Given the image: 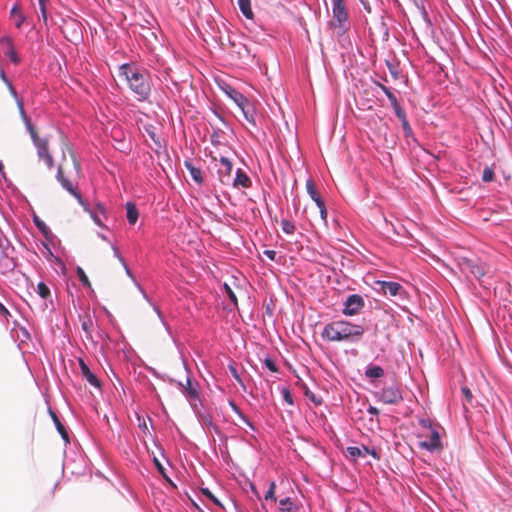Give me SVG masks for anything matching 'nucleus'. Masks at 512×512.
Instances as JSON below:
<instances>
[{
    "label": "nucleus",
    "mask_w": 512,
    "mask_h": 512,
    "mask_svg": "<svg viewBox=\"0 0 512 512\" xmlns=\"http://www.w3.org/2000/svg\"><path fill=\"white\" fill-rule=\"evenodd\" d=\"M77 275L79 278V281L86 287H91V283L85 274L84 270L81 267L77 268Z\"/></svg>",
    "instance_id": "7c9ffc66"
},
{
    "label": "nucleus",
    "mask_w": 512,
    "mask_h": 512,
    "mask_svg": "<svg viewBox=\"0 0 512 512\" xmlns=\"http://www.w3.org/2000/svg\"><path fill=\"white\" fill-rule=\"evenodd\" d=\"M36 224L37 226L43 231V232H46V229L47 227L45 226V224L39 222V221H36Z\"/></svg>",
    "instance_id": "13d9d810"
},
{
    "label": "nucleus",
    "mask_w": 512,
    "mask_h": 512,
    "mask_svg": "<svg viewBox=\"0 0 512 512\" xmlns=\"http://www.w3.org/2000/svg\"><path fill=\"white\" fill-rule=\"evenodd\" d=\"M281 392L284 401L289 405H293V397L290 390L288 388H283Z\"/></svg>",
    "instance_id": "c9c22d12"
},
{
    "label": "nucleus",
    "mask_w": 512,
    "mask_h": 512,
    "mask_svg": "<svg viewBox=\"0 0 512 512\" xmlns=\"http://www.w3.org/2000/svg\"><path fill=\"white\" fill-rule=\"evenodd\" d=\"M229 370H230V372H231V374H232L233 378H234V379H235L239 384H241V385L243 386L242 379H241L240 375L238 374L237 369H236L234 366L230 365V366H229Z\"/></svg>",
    "instance_id": "37998d69"
},
{
    "label": "nucleus",
    "mask_w": 512,
    "mask_h": 512,
    "mask_svg": "<svg viewBox=\"0 0 512 512\" xmlns=\"http://www.w3.org/2000/svg\"><path fill=\"white\" fill-rule=\"evenodd\" d=\"M401 124H402V128L404 130V133H405V136L406 137H409L412 135V128L408 122V119L406 118L405 120H402L401 121Z\"/></svg>",
    "instance_id": "58836bf2"
},
{
    "label": "nucleus",
    "mask_w": 512,
    "mask_h": 512,
    "mask_svg": "<svg viewBox=\"0 0 512 512\" xmlns=\"http://www.w3.org/2000/svg\"><path fill=\"white\" fill-rule=\"evenodd\" d=\"M126 212H127V220L129 222V224L131 225H134L137 220H138V217H139V213H138V210L135 206L134 203L132 202H127L126 203Z\"/></svg>",
    "instance_id": "6ab92c4d"
},
{
    "label": "nucleus",
    "mask_w": 512,
    "mask_h": 512,
    "mask_svg": "<svg viewBox=\"0 0 512 512\" xmlns=\"http://www.w3.org/2000/svg\"><path fill=\"white\" fill-rule=\"evenodd\" d=\"M0 42L6 48V50H8L10 47H14L10 37H3Z\"/></svg>",
    "instance_id": "c03bdc74"
},
{
    "label": "nucleus",
    "mask_w": 512,
    "mask_h": 512,
    "mask_svg": "<svg viewBox=\"0 0 512 512\" xmlns=\"http://www.w3.org/2000/svg\"><path fill=\"white\" fill-rule=\"evenodd\" d=\"M0 314H9L8 310L5 308V306L0 302Z\"/></svg>",
    "instance_id": "6e6d98bb"
},
{
    "label": "nucleus",
    "mask_w": 512,
    "mask_h": 512,
    "mask_svg": "<svg viewBox=\"0 0 512 512\" xmlns=\"http://www.w3.org/2000/svg\"><path fill=\"white\" fill-rule=\"evenodd\" d=\"M155 464H156L159 472L164 474V468H163V466L160 464V462L157 459H155Z\"/></svg>",
    "instance_id": "5fc2aeb1"
},
{
    "label": "nucleus",
    "mask_w": 512,
    "mask_h": 512,
    "mask_svg": "<svg viewBox=\"0 0 512 512\" xmlns=\"http://www.w3.org/2000/svg\"><path fill=\"white\" fill-rule=\"evenodd\" d=\"M306 190H307V193L309 194V196L312 198V200L315 203L322 201L320 195L318 194V192L316 190L315 184L312 179H308L306 181Z\"/></svg>",
    "instance_id": "412c9836"
},
{
    "label": "nucleus",
    "mask_w": 512,
    "mask_h": 512,
    "mask_svg": "<svg viewBox=\"0 0 512 512\" xmlns=\"http://www.w3.org/2000/svg\"><path fill=\"white\" fill-rule=\"evenodd\" d=\"M386 96L388 97L392 107L397 106V104H399L395 94L392 91H390Z\"/></svg>",
    "instance_id": "49530a36"
},
{
    "label": "nucleus",
    "mask_w": 512,
    "mask_h": 512,
    "mask_svg": "<svg viewBox=\"0 0 512 512\" xmlns=\"http://www.w3.org/2000/svg\"><path fill=\"white\" fill-rule=\"evenodd\" d=\"M368 412L370 414L377 415L379 413V410L376 407L370 406L369 409H368Z\"/></svg>",
    "instance_id": "864d4df0"
},
{
    "label": "nucleus",
    "mask_w": 512,
    "mask_h": 512,
    "mask_svg": "<svg viewBox=\"0 0 512 512\" xmlns=\"http://www.w3.org/2000/svg\"><path fill=\"white\" fill-rule=\"evenodd\" d=\"M0 76L1 78L3 79V81L8 85L9 87V90L10 92L13 94V95H16V91L15 89L13 88V86L8 82L6 76H5V73L3 71H0Z\"/></svg>",
    "instance_id": "a18cd8bd"
},
{
    "label": "nucleus",
    "mask_w": 512,
    "mask_h": 512,
    "mask_svg": "<svg viewBox=\"0 0 512 512\" xmlns=\"http://www.w3.org/2000/svg\"><path fill=\"white\" fill-rule=\"evenodd\" d=\"M233 165L232 163H226L218 168V174L221 183L229 184L231 181V173H232Z\"/></svg>",
    "instance_id": "2eb2a0df"
},
{
    "label": "nucleus",
    "mask_w": 512,
    "mask_h": 512,
    "mask_svg": "<svg viewBox=\"0 0 512 512\" xmlns=\"http://www.w3.org/2000/svg\"><path fill=\"white\" fill-rule=\"evenodd\" d=\"M264 364L265 366L271 371V372H277L278 369H277V366L275 364V362L270 359V358H266L265 361H264Z\"/></svg>",
    "instance_id": "a19ab883"
},
{
    "label": "nucleus",
    "mask_w": 512,
    "mask_h": 512,
    "mask_svg": "<svg viewBox=\"0 0 512 512\" xmlns=\"http://www.w3.org/2000/svg\"><path fill=\"white\" fill-rule=\"evenodd\" d=\"M275 489H276V484L274 481H271L269 483V488L268 490L266 491L265 493V500H272V501H276V497H275Z\"/></svg>",
    "instance_id": "bb28decb"
},
{
    "label": "nucleus",
    "mask_w": 512,
    "mask_h": 512,
    "mask_svg": "<svg viewBox=\"0 0 512 512\" xmlns=\"http://www.w3.org/2000/svg\"><path fill=\"white\" fill-rule=\"evenodd\" d=\"M67 150L70 158L67 159L66 155H63V160L58 166L56 178L68 193L75 197L82 206H85L82 195L78 190V180L81 178V166L74 152L68 147Z\"/></svg>",
    "instance_id": "f257e3e1"
},
{
    "label": "nucleus",
    "mask_w": 512,
    "mask_h": 512,
    "mask_svg": "<svg viewBox=\"0 0 512 512\" xmlns=\"http://www.w3.org/2000/svg\"><path fill=\"white\" fill-rule=\"evenodd\" d=\"M247 423V425L251 426V423L247 420V419H244Z\"/></svg>",
    "instance_id": "bf43d9fd"
},
{
    "label": "nucleus",
    "mask_w": 512,
    "mask_h": 512,
    "mask_svg": "<svg viewBox=\"0 0 512 512\" xmlns=\"http://www.w3.org/2000/svg\"><path fill=\"white\" fill-rule=\"evenodd\" d=\"M306 395H307V396L310 398V400H311L312 402H314L315 404H320V403H321V401H320V400H316V398H315V396H314L313 394H312V395H309V393H308V392H306Z\"/></svg>",
    "instance_id": "603ef678"
},
{
    "label": "nucleus",
    "mask_w": 512,
    "mask_h": 512,
    "mask_svg": "<svg viewBox=\"0 0 512 512\" xmlns=\"http://www.w3.org/2000/svg\"><path fill=\"white\" fill-rule=\"evenodd\" d=\"M224 288H225V291H226L229 299L231 300V302L234 305H237V297H236L235 293L233 292V290L227 284L224 285Z\"/></svg>",
    "instance_id": "ea45409f"
},
{
    "label": "nucleus",
    "mask_w": 512,
    "mask_h": 512,
    "mask_svg": "<svg viewBox=\"0 0 512 512\" xmlns=\"http://www.w3.org/2000/svg\"><path fill=\"white\" fill-rule=\"evenodd\" d=\"M368 452H369V448L366 447V446H362V447L350 446V447H347L348 456L351 459H353V460H355L358 457L366 456Z\"/></svg>",
    "instance_id": "a211bd4d"
},
{
    "label": "nucleus",
    "mask_w": 512,
    "mask_h": 512,
    "mask_svg": "<svg viewBox=\"0 0 512 512\" xmlns=\"http://www.w3.org/2000/svg\"><path fill=\"white\" fill-rule=\"evenodd\" d=\"M233 99L237 103V105L241 107L242 110H244V107L248 103V100L238 92H235V96L233 97Z\"/></svg>",
    "instance_id": "2f4dec72"
},
{
    "label": "nucleus",
    "mask_w": 512,
    "mask_h": 512,
    "mask_svg": "<svg viewBox=\"0 0 512 512\" xmlns=\"http://www.w3.org/2000/svg\"><path fill=\"white\" fill-rule=\"evenodd\" d=\"M119 76L124 77L129 88L140 101L147 100L151 92L149 74L136 66L123 64L119 68Z\"/></svg>",
    "instance_id": "f03ea898"
},
{
    "label": "nucleus",
    "mask_w": 512,
    "mask_h": 512,
    "mask_svg": "<svg viewBox=\"0 0 512 512\" xmlns=\"http://www.w3.org/2000/svg\"><path fill=\"white\" fill-rule=\"evenodd\" d=\"M316 205L318 206L319 208V212H320V217L321 219L326 222V219H327V209H326V206H325V203L324 201H320V202H317Z\"/></svg>",
    "instance_id": "f704fd0d"
},
{
    "label": "nucleus",
    "mask_w": 512,
    "mask_h": 512,
    "mask_svg": "<svg viewBox=\"0 0 512 512\" xmlns=\"http://www.w3.org/2000/svg\"><path fill=\"white\" fill-rule=\"evenodd\" d=\"M378 283L380 285L381 291L385 295H389V296H396L403 289L402 286L397 282L382 281V282H378Z\"/></svg>",
    "instance_id": "ddd939ff"
},
{
    "label": "nucleus",
    "mask_w": 512,
    "mask_h": 512,
    "mask_svg": "<svg viewBox=\"0 0 512 512\" xmlns=\"http://www.w3.org/2000/svg\"><path fill=\"white\" fill-rule=\"evenodd\" d=\"M420 447L429 451L440 450L442 448V444L438 431L430 428L429 435H427L425 440L420 442Z\"/></svg>",
    "instance_id": "1a4fd4ad"
},
{
    "label": "nucleus",
    "mask_w": 512,
    "mask_h": 512,
    "mask_svg": "<svg viewBox=\"0 0 512 512\" xmlns=\"http://www.w3.org/2000/svg\"><path fill=\"white\" fill-rule=\"evenodd\" d=\"M364 331L361 325L347 321H333L325 325L322 337L330 342L354 341L360 339Z\"/></svg>",
    "instance_id": "7ed1b4c3"
},
{
    "label": "nucleus",
    "mask_w": 512,
    "mask_h": 512,
    "mask_svg": "<svg viewBox=\"0 0 512 512\" xmlns=\"http://www.w3.org/2000/svg\"><path fill=\"white\" fill-rule=\"evenodd\" d=\"M201 512H204V511L201 510Z\"/></svg>",
    "instance_id": "680f3d73"
},
{
    "label": "nucleus",
    "mask_w": 512,
    "mask_h": 512,
    "mask_svg": "<svg viewBox=\"0 0 512 512\" xmlns=\"http://www.w3.org/2000/svg\"><path fill=\"white\" fill-rule=\"evenodd\" d=\"M365 376L367 378H381L384 376V370L382 367L380 366H371V367H368L367 370L365 371Z\"/></svg>",
    "instance_id": "5701e85b"
},
{
    "label": "nucleus",
    "mask_w": 512,
    "mask_h": 512,
    "mask_svg": "<svg viewBox=\"0 0 512 512\" xmlns=\"http://www.w3.org/2000/svg\"><path fill=\"white\" fill-rule=\"evenodd\" d=\"M79 366L82 376L87 380V382L90 383L92 386L99 388L100 381L98 380L96 375L91 372L88 365L82 359H79Z\"/></svg>",
    "instance_id": "f8f14e48"
},
{
    "label": "nucleus",
    "mask_w": 512,
    "mask_h": 512,
    "mask_svg": "<svg viewBox=\"0 0 512 512\" xmlns=\"http://www.w3.org/2000/svg\"><path fill=\"white\" fill-rule=\"evenodd\" d=\"M112 249H113V251H114V255H115V256L119 259V261L123 264V266H124V268H125V270H126L127 274H128V275H130V270H129V268L127 267V265H126V263H125L124 259H123V258L121 257V255L119 254L118 249H117L116 247H114V246H112Z\"/></svg>",
    "instance_id": "79ce46f5"
},
{
    "label": "nucleus",
    "mask_w": 512,
    "mask_h": 512,
    "mask_svg": "<svg viewBox=\"0 0 512 512\" xmlns=\"http://www.w3.org/2000/svg\"><path fill=\"white\" fill-rule=\"evenodd\" d=\"M139 427H140L143 431L147 430V424H146L145 419H143V420H142V422H139Z\"/></svg>",
    "instance_id": "4d7b16f0"
},
{
    "label": "nucleus",
    "mask_w": 512,
    "mask_h": 512,
    "mask_svg": "<svg viewBox=\"0 0 512 512\" xmlns=\"http://www.w3.org/2000/svg\"><path fill=\"white\" fill-rule=\"evenodd\" d=\"M459 267L463 273L474 276L481 285H490V283H486V281L483 279L490 273V269L485 263H482L479 260L462 258L459 261Z\"/></svg>",
    "instance_id": "39448f33"
},
{
    "label": "nucleus",
    "mask_w": 512,
    "mask_h": 512,
    "mask_svg": "<svg viewBox=\"0 0 512 512\" xmlns=\"http://www.w3.org/2000/svg\"><path fill=\"white\" fill-rule=\"evenodd\" d=\"M179 386L188 399L197 400L199 398L197 385H194L189 377L186 378L185 383L179 382Z\"/></svg>",
    "instance_id": "9b49d317"
},
{
    "label": "nucleus",
    "mask_w": 512,
    "mask_h": 512,
    "mask_svg": "<svg viewBox=\"0 0 512 512\" xmlns=\"http://www.w3.org/2000/svg\"><path fill=\"white\" fill-rule=\"evenodd\" d=\"M238 6L247 19H253L254 13L251 8V0H238Z\"/></svg>",
    "instance_id": "aec40b11"
},
{
    "label": "nucleus",
    "mask_w": 512,
    "mask_h": 512,
    "mask_svg": "<svg viewBox=\"0 0 512 512\" xmlns=\"http://www.w3.org/2000/svg\"><path fill=\"white\" fill-rule=\"evenodd\" d=\"M378 398L384 404L395 405L403 400L401 390L396 385L384 387L381 392L378 393Z\"/></svg>",
    "instance_id": "423d86ee"
},
{
    "label": "nucleus",
    "mask_w": 512,
    "mask_h": 512,
    "mask_svg": "<svg viewBox=\"0 0 512 512\" xmlns=\"http://www.w3.org/2000/svg\"><path fill=\"white\" fill-rule=\"evenodd\" d=\"M378 87L387 95L391 90L381 83H377Z\"/></svg>",
    "instance_id": "3c124183"
},
{
    "label": "nucleus",
    "mask_w": 512,
    "mask_h": 512,
    "mask_svg": "<svg viewBox=\"0 0 512 512\" xmlns=\"http://www.w3.org/2000/svg\"><path fill=\"white\" fill-rule=\"evenodd\" d=\"M37 293L43 298V299H46L50 296V289L49 287L43 283V282H40L38 283L37 285Z\"/></svg>",
    "instance_id": "393cba45"
},
{
    "label": "nucleus",
    "mask_w": 512,
    "mask_h": 512,
    "mask_svg": "<svg viewBox=\"0 0 512 512\" xmlns=\"http://www.w3.org/2000/svg\"><path fill=\"white\" fill-rule=\"evenodd\" d=\"M281 512H298V507L291 501L289 497L279 501Z\"/></svg>",
    "instance_id": "4be33fe9"
},
{
    "label": "nucleus",
    "mask_w": 512,
    "mask_h": 512,
    "mask_svg": "<svg viewBox=\"0 0 512 512\" xmlns=\"http://www.w3.org/2000/svg\"><path fill=\"white\" fill-rule=\"evenodd\" d=\"M393 109H394V112L397 116V118L402 121V120H405L407 117H406V113L405 111L401 108L400 104H397V106H393Z\"/></svg>",
    "instance_id": "e433bc0d"
},
{
    "label": "nucleus",
    "mask_w": 512,
    "mask_h": 512,
    "mask_svg": "<svg viewBox=\"0 0 512 512\" xmlns=\"http://www.w3.org/2000/svg\"><path fill=\"white\" fill-rule=\"evenodd\" d=\"M364 306V300L360 295L353 294L348 296L344 303L343 314L348 316L356 315Z\"/></svg>",
    "instance_id": "6e6552de"
},
{
    "label": "nucleus",
    "mask_w": 512,
    "mask_h": 512,
    "mask_svg": "<svg viewBox=\"0 0 512 512\" xmlns=\"http://www.w3.org/2000/svg\"><path fill=\"white\" fill-rule=\"evenodd\" d=\"M367 454H370L376 460L380 459V455H379V453L375 449H372V450L369 449V452Z\"/></svg>",
    "instance_id": "8fccbe9b"
},
{
    "label": "nucleus",
    "mask_w": 512,
    "mask_h": 512,
    "mask_svg": "<svg viewBox=\"0 0 512 512\" xmlns=\"http://www.w3.org/2000/svg\"><path fill=\"white\" fill-rule=\"evenodd\" d=\"M38 1H39V7H40V11H41V15H42L43 21L46 23L47 22L46 3H47L48 0H38Z\"/></svg>",
    "instance_id": "4c0bfd02"
},
{
    "label": "nucleus",
    "mask_w": 512,
    "mask_h": 512,
    "mask_svg": "<svg viewBox=\"0 0 512 512\" xmlns=\"http://www.w3.org/2000/svg\"><path fill=\"white\" fill-rule=\"evenodd\" d=\"M93 326L92 319L87 316L82 320V329L85 331L87 337H91V328Z\"/></svg>",
    "instance_id": "c85d7f7f"
},
{
    "label": "nucleus",
    "mask_w": 512,
    "mask_h": 512,
    "mask_svg": "<svg viewBox=\"0 0 512 512\" xmlns=\"http://www.w3.org/2000/svg\"><path fill=\"white\" fill-rule=\"evenodd\" d=\"M333 18L331 25L333 27H341L348 19V13L344 4V0H332Z\"/></svg>",
    "instance_id": "0eeeda50"
},
{
    "label": "nucleus",
    "mask_w": 512,
    "mask_h": 512,
    "mask_svg": "<svg viewBox=\"0 0 512 512\" xmlns=\"http://www.w3.org/2000/svg\"><path fill=\"white\" fill-rule=\"evenodd\" d=\"M232 183L234 187L248 188L251 186L250 178L241 169L237 170L236 177L233 179Z\"/></svg>",
    "instance_id": "4468645a"
},
{
    "label": "nucleus",
    "mask_w": 512,
    "mask_h": 512,
    "mask_svg": "<svg viewBox=\"0 0 512 512\" xmlns=\"http://www.w3.org/2000/svg\"><path fill=\"white\" fill-rule=\"evenodd\" d=\"M184 166L186 167V169L189 171L192 179L198 183V184H202L203 183V176H202V171L200 168L198 167H195L191 161H185L184 162Z\"/></svg>",
    "instance_id": "dca6fc26"
},
{
    "label": "nucleus",
    "mask_w": 512,
    "mask_h": 512,
    "mask_svg": "<svg viewBox=\"0 0 512 512\" xmlns=\"http://www.w3.org/2000/svg\"><path fill=\"white\" fill-rule=\"evenodd\" d=\"M5 54H6V56H8L10 58V60L13 63H15V64L19 63L20 59L17 56L16 50L14 47H10L8 50H5Z\"/></svg>",
    "instance_id": "473e14b6"
},
{
    "label": "nucleus",
    "mask_w": 512,
    "mask_h": 512,
    "mask_svg": "<svg viewBox=\"0 0 512 512\" xmlns=\"http://www.w3.org/2000/svg\"><path fill=\"white\" fill-rule=\"evenodd\" d=\"M210 156L214 161H219L220 166L230 163L231 161L228 159V157L222 155L218 151H210Z\"/></svg>",
    "instance_id": "b1692460"
},
{
    "label": "nucleus",
    "mask_w": 512,
    "mask_h": 512,
    "mask_svg": "<svg viewBox=\"0 0 512 512\" xmlns=\"http://www.w3.org/2000/svg\"><path fill=\"white\" fill-rule=\"evenodd\" d=\"M3 167L2 163L0 162V169Z\"/></svg>",
    "instance_id": "052dcab7"
},
{
    "label": "nucleus",
    "mask_w": 512,
    "mask_h": 512,
    "mask_svg": "<svg viewBox=\"0 0 512 512\" xmlns=\"http://www.w3.org/2000/svg\"><path fill=\"white\" fill-rule=\"evenodd\" d=\"M201 492L208 499H210L214 504H216L218 506H222V504L219 502V500L212 494V492L208 488H202Z\"/></svg>",
    "instance_id": "72a5a7b5"
},
{
    "label": "nucleus",
    "mask_w": 512,
    "mask_h": 512,
    "mask_svg": "<svg viewBox=\"0 0 512 512\" xmlns=\"http://www.w3.org/2000/svg\"><path fill=\"white\" fill-rule=\"evenodd\" d=\"M495 178L494 170L490 167H485L482 173V180L484 182H491Z\"/></svg>",
    "instance_id": "cd10ccee"
},
{
    "label": "nucleus",
    "mask_w": 512,
    "mask_h": 512,
    "mask_svg": "<svg viewBox=\"0 0 512 512\" xmlns=\"http://www.w3.org/2000/svg\"><path fill=\"white\" fill-rule=\"evenodd\" d=\"M462 393L464 394L466 400L470 402L472 400V393L468 387L461 388Z\"/></svg>",
    "instance_id": "de8ad7c7"
},
{
    "label": "nucleus",
    "mask_w": 512,
    "mask_h": 512,
    "mask_svg": "<svg viewBox=\"0 0 512 512\" xmlns=\"http://www.w3.org/2000/svg\"><path fill=\"white\" fill-rule=\"evenodd\" d=\"M17 104H18L20 113L22 114L23 119H24V121L26 123L27 129H28V131H29V133L31 135L33 143H34V145L37 148V154H38L39 159L44 160V162L47 165V167L49 169H51L53 167V165H54V160H53L52 155L49 152L47 139L40 138L38 136V134H37L34 126L32 125L30 119L25 115L22 101L18 100Z\"/></svg>",
    "instance_id": "20e7f679"
},
{
    "label": "nucleus",
    "mask_w": 512,
    "mask_h": 512,
    "mask_svg": "<svg viewBox=\"0 0 512 512\" xmlns=\"http://www.w3.org/2000/svg\"><path fill=\"white\" fill-rule=\"evenodd\" d=\"M281 227L284 233L286 234H293L295 232V225L290 222L289 220H282L281 221Z\"/></svg>",
    "instance_id": "a878e982"
},
{
    "label": "nucleus",
    "mask_w": 512,
    "mask_h": 512,
    "mask_svg": "<svg viewBox=\"0 0 512 512\" xmlns=\"http://www.w3.org/2000/svg\"><path fill=\"white\" fill-rule=\"evenodd\" d=\"M10 19L13 21L17 29H20L22 25L25 23L26 16L24 15L21 5L19 3H15L11 8Z\"/></svg>",
    "instance_id": "9d476101"
},
{
    "label": "nucleus",
    "mask_w": 512,
    "mask_h": 512,
    "mask_svg": "<svg viewBox=\"0 0 512 512\" xmlns=\"http://www.w3.org/2000/svg\"><path fill=\"white\" fill-rule=\"evenodd\" d=\"M264 255L267 256L270 260L274 261L276 257V252L274 250H265Z\"/></svg>",
    "instance_id": "09e8293b"
},
{
    "label": "nucleus",
    "mask_w": 512,
    "mask_h": 512,
    "mask_svg": "<svg viewBox=\"0 0 512 512\" xmlns=\"http://www.w3.org/2000/svg\"><path fill=\"white\" fill-rule=\"evenodd\" d=\"M49 414L57 428V431L60 433L61 437L66 441V442H69V435H68V432L66 430V428L64 427V425L60 422L58 416L56 415L55 412H53L51 409H49Z\"/></svg>",
    "instance_id": "f3484780"
},
{
    "label": "nucleus",
    "mask_w": 512,
    "mask_h": 512,
    "mask_svg": "<svg viewBox=\"0 0 512 512\" xmlns=\"http://www.w3.org/2000/svg\"><path fill=\"white\" fill-rule=\"evenodd\" d=\"M222 132L214 131L210 137L211 143L215 148H219L222 145L221 141Z\"/></svg>",
    "instance_id": "c756f323"
}]
</instances>
